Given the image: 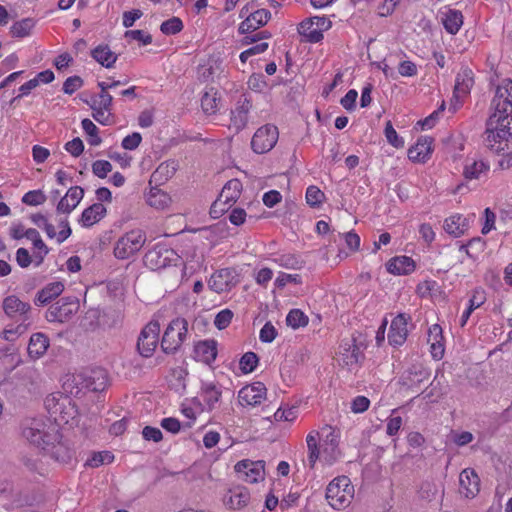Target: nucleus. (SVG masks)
Listing matches in <instances>:
<instances>
[{
	"label": "nucleus",
	"mask_w": 512,
	"mask_h": 512,
	"mask_svg": "<svg viewBox=\"0 0 512 512\" xmlns=\"http://www.w3.org/2000/svg\"><path fill=\"white\" fill-rule=\"evenodd\" d=\"M442 24L449 34H456L463 25V15L456 9H448L442 13Z\"/></svg>",
	"instance_id": "34"
},
{
	"label": "nucleus",
	"mask_w": 512,
	"mask_h": 512,
	"mask_svg": "<svg viewBox=\"0 0 512 512\" xmlns=\"http://www.w3.org/2000/svg\"><path fill=\"white\" fill-rule=\"evenodd\" d=\"M306 444L308 450V465L310 468H314L317 460H322V448L319 446V432H310L306 437Z\"/></svg>",
	"instance_id": "32"
},
{
	"label": "nucleus",
	"mask_w": 512,
	"mask_h": 512,
	"mask_svg": "<svg viewBox=\"0 0 512 512\" xmlns=\"http://www.w3.org/2000/svg\"><path fill=\"white\" fill-rule=\"evenodd\" d=\"M82 373L85 378L86 391L101 392L106 388L108 378L104 369H87L83 370Z\"/></svg>",
	"instance_id": "20"
},
{
	"label": "nucleus",
	"mask_w": 512,
	"mask_h": 512,
	"mask_svg": "<svg viewBox=\"0 0 512 512\" xmlns=\"http://www.w3.org/2000/svg\"><path fill=\"white\" fill-rule=\"evenodd\" d=\"M432 143L433 139L431 137H420L416 144L409 148L408 158L413 162H426L432 153Z\"/></svg>",
	"instance_id": "22"
},
{
	"label": "nucleus",
	"mask_w": 512,
	"mask_h": 512,
	"mask_svg": "<svg viewBox=\"0 0 512 512\" xmlns=\"http://www.w3.org/2000/svg\"><path fill=\"white\" fill-rule=\"evenodd\" d=\"M147 203L156 209L163 210L171 203V197L165 191L153 187L147 194Z\"/></svg>",
	"instance_id": "40"
},
{
	"label": "nucleus",
	"mask_w": 512,
	"mask_h": 512,
	"mask_svg": "<svg viewBox=\"0 0 512 512\" xmlns=\"http://www.w3.org/2000/svg\"><path fill=\"white\" fill-rule=\"evenodd\" d=\"M488 170L489 165L483 160L467 159L463 169V176L467 180L479 179Z\"/></svg>",
	"instance_id": "37"
},
{
	"label": "nucleus",
	"mask_w": 512,
	"mask_h": 512,
	"mask_svg": "<svg viewBox=\"0 0 512 512\" xmlns=\"http://www.w3.org/2000/svg\"><path fill=\"white\" fill-rule=\"evenodd\" d=\"M460 493L466 498H474L480 490V479L470 468L464 469L459 475Z\"/></svg>",
	"instance_id": "19"
},
{
	"label": "nucleus",
	"mask_w": 512,
	"mask_h": 512,
	"mask_svg": "<svg viewBox=\"0 0 512 512\" xmlns=\"http://www.w3.org/2000/svg\"><path fill=\"white\" fill-rule=\"evenodd\" d=\"M325 497L333 509L343 510L354 498V486L347 476L336 477L328 484Z\"/></svg>",
	"instance_id": "2"
},
{
	"label": "nucleus",
	"mask_w": 512,
	"mask_h": 512,
	"mask_svg": "<svg viewBox=\"0 0 512 512\" xmlns=\"http://www.w3.org/2000/svg\"><path fill=\"white\" fill-rule=\"evenodd\" d=\"M2 308L7 317L30 325L32 307L28 302L22 301L16 295H9L4 298Z\"/></svg>",
	"instance_id": "9"
},
{
	"label": "nucleus",
	"mask_w": 512,
	"mask_h": 512,
	"mask_svg": "<svg viewBox=\"0 0 512 512\" xmlns=\"http://www.w3.org/2000/svg\"><path fill=\"white\" fill-rule=\"evenodd\" d=\"M306 202L310 207H319L325 199V194L314 185L306 189Z\"/></svg>",
	"instance_id": "47"
},
{
	"label": "nucleus",
	"mask_w": 512,
	"mask_h": 512,
	"mask_svg": "<svg viewBox=\"0 0 512 512\" xmlns=\"http://www.w3.org/2000/svg\"><path fill=\"white\" fill-rule=\"evenodd\" d=\"M259 358L254 352H246L240 359L239 365L243 373L248 374L255 370Z\"/></svg>",
	"instance_id": "48"
},
{
	"label": "nucleus",
	"mask_w": 512,
	"mask_h": 512,
	"mask_svg": "<svg viewBox=\"0 0 512 512\" xmlns=\"http://www.w3.org/2000/svg\"><path fill=\"white\" fill-rule=\"evenodd\" d=\"M276 335L277 331L275 327L270 322H267L261 328L259 338L264 343H270L276 338Z\"/></svg>",
	"instance_id": "64"
},
{
	"label": "nucleus",
	"mask_w": 512,
	"mask_h": 512,
	"mask_svg": "<svg viewBox=\"0 0 512 512\" xmlns=\"http://www.w3.org/2000/svg\"><path fill=\"white\" fill-rule=\"evenodd\" d=\"M84 383L85 378L83 377V373L81 371L72 375H68L63 383V389L66 393L77 397L86 391V386H84Z\"/></svg>",
	"instance_id": "36"
},
{
	"label": "nucleus",
	"mask_w": 512,
	"mask_h": 512,
	"mask_svg": "<svg viewBox=\"0 0 512 512\" xmlns=\"http://www.w3.org/2000/svg\"><path fill=\"white\" fill-rule=\"evenodd\" d=\"M160 323L157 320H151L141 330L137 341V349L141 356L149 358L155 352L159 343Z\"/></svg>",
	"instance_id": "7"
},
{
	"label": "nucleus",
	"mask_w": 512,
	"mask_h": 512,
	"mask_svg": "<svg viewBox=\"0 0 512 512\" xmlns=\"http://www.w3.org/2000/svg\"><path fill=\"white\" fill-rule=\"evenodd\" d=\"M188 334V322L185 318H175L167 326L161 339V349L165 354H175Z\"/></svg>",
	"instance_id": "3"
},
{
	"label": "nucleus",
	"mask_w": 512,
	"mask_h": 512,
	"mask_svg": "<svg viewBox=\"0 0 512 512\" xmlns=\"http://www.w3.org/2000/svg\"><path fill=\"white\" fill-rule=\"evenodd\" d=\"M114 460V455L109 451L96 452L86 461V465L92 468L103 464H109Z\"/></svg>",
	"instance_id": "49"
},
{
	"label": "nucleus",
	"mask_w": 512,
	"mask_h": 512,
	"mask_svg": "<svg viewBox=\"0 0 512 512\" xmlns=\"http://www.w3.org/2000/svg\"><path fill=\"white\" fill-rule=\"evenodd\" d=\"M91 56L106 68H111L117 60V55L110 50L108 45L97 46L91 51Z\"/></svg>",
	"instance_id": "39"
},
{
	"label": "nucleus",
	"mask_w": 512,
	"mask_h": 512,
	"mask_svg": "<svg viewBox=\"0 0 512 512\" xmlns=\"http://www.w3.org/2000/svg\"><path fill=\"white\" fill-rule=\"evenodd\" d=\"M146 241V234L140 229L125 233L118 239L114 247V255L118 259H128L140 251Z\"/></svg>",
	"instance_id": "4"
},
{
	"label": "nucleus",
	"mask_w": 512,
	"mask_h": 512,
	"mask_svg": "<svg viewBox=\"0 0 512 512\" xmlns=\"http://www.w3.org/2000/svg\"><path fill=\"white\" fill-rule=\"evenodd\" d=\"M35 26V20L33 18H24L20 21L15 22L10 27V34L12 37L23 38L29 36L31 30Z\"/></svg>",
	"instance_id": "42"
},
{
	"label": "nucleus",
	"mask_w": 512,
	"mask_h": 512,
	"mask_svg": "<svg viewBox=\"0 0 512 512\" xmlns=\"http://www.w3.org/2000/svg\"><path fill=\"white\" fill-rule=\"evenodd\" d=\"M416 268L415 262L408 256H396L387 263V270L394 275H407Z\"/></svg>",
	"instance_id": "27"
},
{
	"label": "nucleus",
	"mask_w": 512,
	"mask_h": 512,
	"mask_svg": "<svg viewBox=\"0 0 512 512\" xmlns=\"http://www.w3.org/2000/svg\"><path fill=\"white\" fill-rule=\"evenodd\" d=\"M176 259L177 254L173 249L165 245H156L145 254L143 260L148 268L159 270L171 265Z\"/></svg>",
	"instance_id": "12"
},
{
	"label": "nucleus",
	"mask_w": 512,
	"mask_h": 512,
	"mask_svg": "<svg viewBox=\"0 0 512 512\" xmlns=\"http://www.w3.org/2000/svg\"><path fill=\"white\" fill-rule=\"evenodd\" d=\"M340 349L341 360L346 366L357 365L364 358V354L356 344V340L354 338L343 341L340 345Z\"/></svg>",
	"instance_id": "23"
},
{
	"label": "nucleus",
	"mask_w": 512,
	"mask_h": 512,
	"mask_svg": "<svg viewBox=\"0 0 512 512\" xmlns=\"http://www.w3.org/2000/svg\"><path fill=\"white\" fill-rule=\"evenodd\" d=\"M82 128L85 131L87 135H89V144L92 146H98L102 142V139L98 135V128L97 126L88 118L83 119L82 122Z\"/></svg>",
	"instance_id": "46"
},
{
	"label": "nucleus",
	"mask_w": 512,
	"mask_h": 512,
	"mask_svg": "<svg viewBox=\"0 0 512 512\" xmlns=\"http://www.w3.org/2000/svg\"><path fill=\"white\" fill-rule=\"evenodd\" d=\"M271 18V13L267 9H258L249 13L240 23L238 32L240 34H251L260 27L267 24Z\"/></svg>",
	"instance_id": "15"
},
{
	"label": "nucleus",
	"mask_w": 512,
	"mask_h": 512,
	"mask_svg": "<svg viewBox=\"0 0 512 512\" xmlns=\"http://www.w3.org/2000/svg\"><path fill=\"white\" fill-rule=\"evenodd\" d=\"M42 450L53 460L61 464L69 463L74 456V451L67 445V443L62 441L60 434L56 441L52 440V443L45 444Z\"/></svg>",
	"instance_id": "16"
},
{
	"label": "nucleus",
	"mask_w": 512,
	"mask_h": 512,
	"mask_svg": "<svg viewBox=\"0 0 512 512\" xmlns=\"http://www.w3.org/2000/svg\"><path fill=\"white\" fill-rule=\"evenodd\" d=\"M236 271L232 268H223L214 272L208 282L209 287L217 292L230 291L238 284Z\"/></svg>",
	"instance_id": "13"
},
{
	"label": "nucleus",
	"mask_w": 512,
	"mask_h": 512,
	"mask_svg": "<svg viewBox=\"0 0 512 512\" xmlns=\"http://www.w3.org/2000/svg\"><path fill=\"white\" fill-rule=\"evenodd\" d=\"M241 190L242 183L238 179H231L224 185L218 198L230 206L239 198Z\"/></svg>",
	"instance_id": "38"
},
{
	"label": "nucleus",
	"mask_w": 512,
	"mask_h": 512,
	"mask_svg": "<svg viewBox=\"0 0 512 512\" xmlns=\"http://www.w3.org/2000/svg\"><path fill=\"white\" fill-rule=\"evenodd\" d=\"M220 64L218 60H209L208 65L203 67L201 78L205 81L213 80L217 72L221 70Z\"/></svg>",
	"instance_id": "59"
},
{
	"label": "nucleus",
	"mask_w": 512,
	"mask_h": 512,
	"mask_svg": "<svg viewBox=\"0 0 512 512\" xmlns=\"http://www.w3.org/2000/svg\"><path fill=\"white\" fill-rule=\"evenodd\" d=\"M64 290L62 282H52L47 284L43 289L37 292L35 297L36 305H45L58 297Z\"/></svg>",
	"instance_id": "30"
},
{
	"label": "nucleus",
	"mask_w": 512,
	"mask_h": 512,
	"mask_svg": "<svg viewBox=\"0 0 512 512\" xmlns=\"http://www.w3.org/2000/svg\"><path fill=\"white\" fill-rule=\"evenodd\" d=\"M83 85V80L79 76L68 77L63 83V91L66 94H73Z\"/></svg>",
	"instance_id": "62"
},
{
	"label": "nucleus",
	"mask_w": 512,
	"mask_h": 512,
	"mask_svg": "<svg viewBox=\"0 0 512 512\" xmlns=\"http://www.w3.org/2000/svg\"><path fill=\"white\" fill-rule=\"evenodd\" d=\"M485 142L487 146L493 148L497 140L507 139L512 136V116L510 118H499L490 115L486 122Z\"/></svg>",
	"instance_id": "6"
},
{
	"label": "nucleus",
	"mask_w": 512,
	"mask_h": 512,
	"mask_svg": "<svg viewBox=\"0 0 512 512\" xmlns=\"http://www.w3.org/2000/svg\"><path fill=\"white\" fill-rule=\"evenodd\" d=\"M73 311L68 303H60V301L51 305L46 311V320L48 322L63 323L69 319Z\"/></svg>",
	"instance_id": "31"
},
{
	"label": "nucleus",
	"mask_w": 512,
	"mask_h": 512,
	"mask_svg": "<svg viewBox=\"0 0 512 512\" xmlns=\"http://www.w3.org/2000/svg\"><path fill=\"white\" fill-rule=\"evenodd\" d=\"M385 136L392 146L396 148H401L404 146V141L402 138H400L396 132V130L393 128L392 124L388 122L385 127Z\"/></svg>",
	"instance_id": "58"
},
{
	"label": "nucleus",
	"mask_w": 512,
	"mask_h": 512,
	"mask_svg": "<svg viewBox=\"0 0 512 512\" xmlns=\"http://www.w3.org/2000/svg\"><path fill=\"white\" fill-rule=\"evenodd\" d=\"M408 380L411 383H421L423 380L428 379L430 373L422 365H412L408 371Z\"/></svg>",
	"instance_id": "50"
},
{
	"label": "nucleus",
	"mask_w": 512,
	"mask_h": 512,
	"mask_svg": "<svg viewBox=\"0 0 512 512\" xmlns=\"http://www.w3.org/2000/svg\"><path fill=\"white\" fill-rule=\"evenodd\" d=\"M265 462L251 461L248 459L241 460L235 465V471L240 474L241 479L249 483H257L264 479Z\"/></svg>",
	"instance_id": "14"
},
{
	"label": "nucleus",
	"mask_w": 512,
	"mask_h": 512,
	"mask_svg": "<svg viewBox=\"0 0 512 512\" xmlns=\"http://www.w3.org/2000/svg\"><path fill=\"white\" fill-rule=\"evenodd\" d=\"M113 97L108 92H100L99 95L93 96L91 102L87 101L90 106H97L104 109H111Z\"/></svg>",
	"instance_id": "54"
},
{
	"label": "nucleus",
	"mask_w": 512,
	"mask_h": 512,
	"mask_svg": "<svg viewBox=\"0 0 512 512\" xmlns=\"http://www.w3.org/2000/svg\"><path fill=\"white\" fill-rule=\"evenodd\" d=\"M232 318L233 312L230 309H223L215 316L214 325L219 330H223L230 325Z\"/></svg>",
	"instance_id": "55"
},
{
	"label": "nucleus",
	"mask_w": 512,
	"mask_h": 512,
	"mask_svg": "<svg viewBox=\"0 0 512 512\" xmlns=\"http://www.w3.org/2000/svg\"><path fill=\"white\" fill-rule=\"evenodd\" d=\"M126 39H132L140 42L142 45H149L152 43V36L143 30H128L125 32Z\"/></svg>",
	"instance_id": "56"
},
{
	"label": "nucleus",
	"mask_w": 512,
	"mask_h": 512,
	"mask_svg": "<svg viewBox=\"0 0 512 512\" xmlns=\"http://www.w3.org/2000/svg\"><path fill=\"white\" fill-rule=\"evenodd\" d=\"M286 323L293 329H298L308 324V317L300 309H292L286 317Z\"/></svg>",
	"instance_id": "43"
},
{
	"label": "nucleus",
	"mask_w": 512,
	"mask_h": 512,
	"mask_svg": "<svg viewBox=\"0 0 512 512\" xmlns=\"http://www.w3.org/2000/svg\"><path fill=\"white\" fill-rule=\"evenodd\" d=\"M21 461L26 469L30 472H35L38 474H43L45 472V468L42 460L39 458V455H23L21 457Z\"/></svg>",
	"instance_id": "44"
},
{
	"label": "nucleus",
	"mask_w": 512,
	"mask_h": 512,
	"mask_svg": "<svg viewBox=\"0 0 512 512\" xmlns=\"http://www.w3.org/2000/svg\"><path fill=\"white\" fill-rule=\"evenodd\" d=\"M220 96L215 88L211 87L201 97V107L205 114L212 115L218 110Z\"/></svg>",
	"instance_id": "41"
},
{
	"label": "nucleus",
	"mask_w": 512,
	"mask_h": 512,
	"mask_svg": "<svg viewBox=\"0 0 512 512\" xmlns=\"http://www.w3.org/2000/svg\"><path fill=\"white\" fill-rule=\"evenodd\" d=\"M49 347V339L43 333H35L30 337L28 344V354L34 359L40 358Z\"/></svg>",
	"instance_id": "33"
},
{
	"label": "nucleus",
	"mask_w": 512,
	"mask_h": 512,
	"mask_svg": "<svg viewBox=\"0 0 512 512\" xmlns=\"http://www.w3.org/2000/svg\"><path fill=\"white\" fill-rule=\"evenodd\" d=\"M322 460L327 464L334 463L340 456L338 445L332 443L331 445H321Z\"/></svg>",
	"instance_id": "52"
},
{
	"label": "nucleus",
	"mask_w": 512,
	"mask_h": 512,
	"mask_svg": "<svg viewBox=\"0 0 512 512\" xmlns=\"http://www.w3.org/2000/svg\"><path fill=\"white\" fill-rule=\"evenodd\" d=\"M331 21L322 16H315L302 21L299 24L298 32L310 43H317L323 39V32L331 27Z\"/></svg>",
	"instance_id": "10"
},
{
	"label": "nucleus",
	"mask_w": 512,
	"mask_h": 512,
	"mask_svg": "<svg viewBox=\"0 0 512 512\" xmlns=\"http://www.w3.org/2000/svg\"><path fill=\"white\" fill-rule=\"evenodd\" d=\"M474 85L472 70L468 68L461 69L455 80L453 97L450 102L449 110L455 113L461 107L464 97H466Z\"/></svg>",
	"instance_id": "8"
},
{
	"label": "nucleus",
	"mask_w": 512,
	"mask_h": 512,
	"mask_svg": "<svg viewBox=\"0 0 512 512\" xmlns=\"http://www.w3.org/2000/svg\"><path fill=\"white\" fill-rule=\"evenodd\" d=\"M223 501L230 509H241L249 503L250 493L247 488L237 486L225 494Z\"/></svg>",
	"instance_id": "25"
},
{
	"label": "nucleus",
	"mask_w": 512,
	"mask_h": 512,
	"mask_svg": "<svg viewBox=\"0 0 512 512\" xmlns=\"http://www.w3.org/2000/svg\"><path fill=\"white\" fill-rule=\"evenodd\" d=\"M469 227L468 218L464 217L461 214L452 215L447 218L444 222V230L454 236L459 237L465 233V231Z\"/></svg>",
	"instance_id": "29"
},
{
	"label": "nucleus",
	"mask_w": 512,
	"mask_h": 512,
	"mask_svg": "<svg viewBox=\"0 0 512 512\" xmlns=\"http://www.w3.org/2000/svg\"><path fill=\"white\" fill-rule=\"evenodd\" d=\"M194 359L210 365L217 357V343L215 340L199 341L194 346Z\"/></svg>",
	"instance_id": "24"
},
{
	"label": "nucleus",
	"mask_w": 512,
	"mask_h": 512,
	"mask_svg": "<svg viewBox=\"0 0 512 512\" xmlns=\"http://www.w3.org/2000/svg\"><path fill=\"white\" fill-rule=\"evenodd\" d=\"M201 397L209 410H213L222 396V386L215 382H202Z\"/></svg>",
	"instance_id": "26"
},
{
	"label": "nucleus",
	"mask_w": 512,
	"mask_h": 512,
	"mask_svg": "<svg viewBox=\"0 0 512 512\" xmlns=\"http://www.w3.org/2000/svg\"><path fill=\"white\" fill-rule=\"evenodd\" d=\"M22 435L31 444L40 447L59 438L58 426L47 423L43 418H30L22 422Z\"/></svg>",
	"instance_id": "1"
},
{
	"label": "nucleus",
	"mask_w": 512,
	"mask_h": 512,
	"mask_svg": "<svg viewBox=\"0 0 512 512\" xmlns=\"http://www.w3.org/2000/svg\"><path fill=\"white\" fill-rule=\"evenodd\" d=\"M112 170V164L106 160H97L92 164V172L99 178H105Z\"/></svg>",
	"instance_id": "57"
},
{
	"label": "nucleus",
	"mask_w": 512,
	"mask_h": 512,
	"mask_svg": "<svg viewBox=\"0 0 512 512\" xmlns=\"http://www.w3.org/2000/svg\"><path fill=\"white\" fill-rule=\"evenodd\" d=\"M251 107L252 105L250 100L245 97L240 99L237 102L236 107L231 110L230 128L234 129L236 133L240 132L246 127Z\"/></svg>",
	"instance_id": "18"
},
{
	"label": "nucleus",
	"mask_w": 512,
	"mask_h": 512,
	"mask_svg": "<svg viewBox=\"0 0 512 512\" xmlns=\"http://www.w3.org/2000/svg\"><path fill=\"white\" fill-rule=\"evenodd\" d=\"M106 214V208L102 203H94L84 209L81 214L80 223L83 227H91L99 222Z\"/></svg>",
	"instance_id": "28"
},
{
	"label": "nucleus",
	"mask_w": 512,
	"mask_h": 512,
	"mask_svg": "<svg viewBox=\"0 0 512 512\" xmlns=\"http://www.w3.org/2000/svg\"><path fill=\"white\" fill-rule=\"evenodd\" d=\"M407 317L405 314H398L391 322L388 341L393 346L402 345L408 334Z\"/></svg>",
	"instance_id": "21"
},
{
	"label": "nucleus",
	"mask_w": 512,
	"mask_h": 512,
	"mask_svg": "<svg viewBox=\"0 0 512 512\" xmlns=\"http://www.w3.org/2000/svg\"><path fill=\"white\" fill-rule=\"evenodd\" d=\"M68 396L63 395L61 393H53L48 395L45 398L44 405L46 410L51 416H55V413H57V409L59 408L58 405L62 398H67Z\"/></svg>",
	"instance_id": "53"
},
{
	"label": "nucleus",
	"mask_w": 512,
	"mask_h": 512,
	"mask_svg": "<svg viewBox=\"0 0 512 512\" xmlns=\"http://www.w3.org/2000/svg\"><path fill=\"white\" fill-rule=\"evenodd\" d=\"M491 109L499 118H510L512 116V80L504 79L497 86L495 95L491 101Z\"/></svg>",
	"instance_id": "5"
},
{
	"label": "nucleus",
	"mask_w": 512,
	"mask_h": 512,
	"mask_svg": "<svg viewBox=\"0 0 512 512\" xmlns=\"http://www.w3.org/2000/svg\"><path fill=\"white\" fill-rule=\"evenodd\" d=\"M322 434L324 435V439L321 445H331L332 443L339 445V433L332 426L325 425L322 428Z\"/></svg>",
	"instance_id": "61"
},
{
	"label": "nucleus",
	"mask_w": 512,
	"mask_h": 512,
	"mask_svg": "<svg viewBox=\"0 0 512 512\" xmlns=\"http://www.w3.org/2000/svg\"><path fill=\"white\" fill-rule=\"evenodd\" d=\"M265 395V385L261 382H255L243 387L238 393V398L241 405L256 406L262 402Z\"/></svg>",
	"instance_id": "17"
},
{
	"label": "nucleus",
	"mask_w": 512,
	"mask_h": 512,
	"mask_svg": "<svg viewBox=\"0 0 512 512\" xmlns=\"http://www.w3.org/2000/svg\"><path fill=\"white\" fill-rule=\"evenodd\" d=\"M93 109V118L102 125L110 124L111 109H104L97 106H90Z\"/></svg>",
	"instance_id": "63"
},
{
	"label": "nucleus",
	"mask_w": 512,
	"mask_h": 512,
	"mask_svg": "<svg viewBox=\"0 0 512 512\" xmlns=\"http://www.w3.org/2000/svg\"><path fill=\"white\" fill-rule=\"evenodd\" d=\"M279 132L276 126L266 124L257 129L251 140L254 152L263 154L270 151L277 143Z\"/></svg>",
	"instance_id": "11"
},
{
	"label": "nucleus",
	"mask_w": 512,
	"mask_h": 512,
	"mask_svg": "<svg viewBox=\"0 0 512 512\" xmlns=\"http://www.w3.org/2000/svg\"><path fill=\"white\" fill-rule=\"evenodd\" d=\"M47 197L41 190H31L24 194L22 202L29 206H38L46 201Z\"/></svg>",
	"instance_id": "51"
},
{
	"label": "nucleus",
	"mask_w": 512,
	"mask_h": 512,
	"mask_svg": "<svg viewBox=\"0 0 512 512\" xmlns=\"http://www.w3.org/2000/svg\"><path fill=\"white\" fill-rule=\"evenodd\" d=\"M58 407L55 416H51L55 422L67 424L77 414V409L70 397L62 398Z\"/></svg>",
	"instance_id": "35"
},
{
	"label": "nucleus",
	"mask_w": 512,
	"mask_h": 512,
	"mask_svg": "<svg viewBox=\"0 0 512 512\" xmlns=\"http://www.w3.org/2000/svg\"><path fill=\"white\" fill-rule=\"evenodd\" d=\"M183 22L178 17H172L164 22L160 26V30L165 35H175L183 30Z\"/></svg>",
	"instance_id": "45"
},
{
	"label": "nucleus",
	"mask_w": 512,
	"mask_h": 512,
	"mask_svg": "<svg viewBox=\"0 0 512 512\" xmlns=\"http://www.w3.org/2000/svg\"><path fill=\"white\" fill-rule=\"evenodd\" d=\"M28 324L19 323L16 327L6 328L3 331V338L7 341H15L21 334L26 332Z\"/></svg>",
	"instance_id": "60"
}]
</instances>
